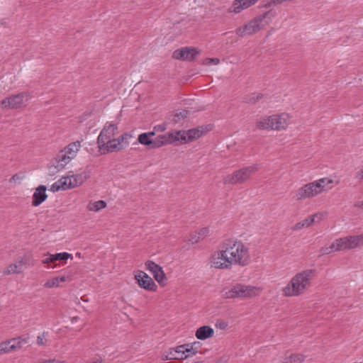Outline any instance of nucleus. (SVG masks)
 Segmentation results:
<instances>
[{
  "mask_svg": "<svg viewBox=\"0 0 363 363\" xmlns=\"http://www.w3.org/2000/svg\"><path fill=\"white\" fill-rule=\"evenodd\" d=\"M259 289L255 286L236 284L230 289L225 291L223 296L225 298H247L256 296Z\"/></svg>",
  "mask_w": 363,
  "mask_h": 363,
  "instance_id": "obj_7",
  "label": "nucleus"
},
{
  "mask_svg": "<svg viewBox=\"0 0 363 363\" xmlns=\"http://www.w3.org/2000/svg\"><path fill=\"white\" fill-rule=\"evenodd\" d=\"M220 327V328H224L223 325H221Z\"/></svg>",
  "mask_w": 363,
  "mask_h": 363,
  "instance_id": "obj_54",
  "label": "nucleus"
},
{
  "mask_svg": "<svg viewBox=\"0 0 363 363\" xmlns=\"http://www.w3.org/2000/svg\"><path fill=\"white\" fill-rule=\"evenodd\" d=\"M47 335H48V333L44 332L41 335L38 336V337H37V343H38V345H45V342H44L43 340L45 338Z\"/></svg>",
  "mask_w": 363,
  "mask_h": 363,
  "instance_id": "obj_45",
  "label": "nucleus"
},
{
  "mask_svg": "<svg viewBox=\"0 0 363 363\" xmlns=\"http://www.w3.org/2000/svg\"><path fill=\"white\" fill-rule=\"evenodd\" d=\"M182 359V345L177 346L176 348H170L167 354L162 357L163 360L181 359Z\"/></svg>",
  "mask_w": 363,
  "mask_h": 363,
  "instance_id": "obj_28",
  "label": "nucleus"
},
{
  "mask_svg": "<svg viewBox=\"0 0 363 363\" xmlns=\"http://www.w3.org/2000/svg\"><path fill=\"white\" fill-rule=\"evenodd\" d=\"M182 119V113H177L174 115L171 116L168 119V124H175L180 121Z\"/></svg>",
  "mask_w": 363,
  "mask_h": 363,
  "instance_id": "obj_39",
  "label": "nucleus"
},
{
  "mask_svg": "<svg viewBox=\"0 0 363 363\" xmlns=\"http://www.w3.org/2000/svg\"><path fill=\"white\" fill-rule=\"evenodd\" d=\"M9 346L10 345L8 341L1 342L0 344V354L12 352L11 349L9 348Z\"/></svg>",
  "mask_w": 363,
  "mask_h": 363,
  "instance_id": "obj_40",
  "label": "nucleus"
},
{
  "mask_svg": "<svg viewBox=\"0 0 363 363\" xmlns=\"http://www.w3.org/2000/svg\"><path fill=\"white\" fill-rule=\"evenodd\" d=\"M190 345V348L196 352V353L199 352L200 348H201V344L199 342H197V341H195L194 342H191V343H189Z\"/></svg>",
  "mask_w": 363,
  "mask_h": 363,
  "instance_id": "obj_43",
  "label": "nucleus"
},
{
  "mask_svg": "<svg viewBox=\"0 0 363 363\" xmlns=\"http://www.w3.org/2000/svg\"><path fill=\"white\" fill-rule=\"evenodd\" d=\"M69 177H72L71 182L72 188H74L75 186L82 184L86 179V173L72 175Z\"/></svg>",
  "mask_w": 363,
  "mask_h": 363,
  "instance_id": "obj_32",
  "label": "nucleus"
},
{
  "mask_svg": "<svg viewBox=\"0 0 363 363\" xmlns=\"http://www.w3.org/2000/svg\"><path fill=\"white\" fill-rule=\"evenodd\" d=\"M304 356L300 354H293L284 358L282 363H301L304 360Z\"/></svg>",
  "mask_w": 363,
  "mask_h": 363,
  "instance_id": "obj_33",
  "label": "nucleus"
},
{
  "mask_svg": "<svg viewBox=\"0 0 363 363\" xmlns=\"http://www.w3.org/2000/svg\"><path fill=\"white\" fill-rule=\"evenodd\" d=\"M259 0H235L233 1L232 6L228 9L230 13H238L243 9L256 4Z\"/></svg>",
  "mask_w": 363,
  "mask_h": 363,
  "instance_id": "obj_17",
  "label": "nucleus"
},
{
  "mask_svg": "<svg viewBox=\"0 0 363 363\" xmlns=\"http://www.w3.org/2000/svg\"><path fill=\"white\" fill-rule=\"evenodd\" d=\"M201 51L194 47H183V60L194 61Z\"/></svg>",
  "mask_w": 363,
  "mask_h": 363,
  "instance_id": "obj_25",
  "label": "nucleus"
},
{
  "mask_svg": "<svg viewBox=\"0 0 363 363\" xmlns=\"http://www.w3.org/2000/svg\"><path fill=\"white\" fill-rule=\"evenodd\" d=\"M98 145L101 154L118 151L124 147V145H120V142L115 139H110L106 143H98Z\"/></svg>",
  "mask_w": 363,
  "mask_h": 363,
  "instance_id": "obj_13",
  "label": "nucleus"
},
{
  "mask_svg": "<svg viewBox=\"0 0 363 363\" xmlns=\"http://www.w3.org/2000/svg\"><path fill=\"white\" fill-rule=\"evenodd\" d=\"M29 99V95L26 92H21L4 99L0 102L1 108H19L26 105Z\"/></svg>",
  "mask_w": 363,
  "mask_h": 363,
  "instance_id": "obj_8",
  "label": "nucleus"
},
{
  "mask_svg": "<svg viewBox=\"0 0 363 363\" xmlns=\"http://www.w3.org/2000/svg\"><path fill=\"white\" fill-rule=\"evenodd\" d=\"M259 169V164H254L250 166L244 167L235 171L233 174L227 175L224 178L223 182L225 184H242L247 181L253 174L258 171Z\"/></svg>",
  "mask_w": 363,
  "mask_h": 363,
  "instance_id": "obj_5",
  "label": "nucleus"
},
{
  "mask_svg": "<svg viewBox=\"0 0 363 363\" xmlns=\"http://www.w3.org/2000/svg\"><path fill=\"white\" fill-rule=\"evenodd\" d=\"M197 236H198V234L196 233L195 235H193L191 238L189 240V242H190L191 244H194L193 243V240H197Z\"/></svg>",
  "mask_w": 363,
  "mask_h": 363,
  "instance_id": "obj_51",
  "label": "nucleus"
},
{
  "mask_svg": "<svg viewBox=\"0 0 363 363\" xmlns=\"http://www.w3.org/2000/svg\"><path fill=\"white\" fill-rule=\"evenodd\" d=\"M117 129V125L112 123L104 126L97 138V143H106L107 140L111 139Z\"/></svg>",
  "mask_w": 363,
  "mask_h": 363,
  "instance_id": "obj_15",
  "label": "nucleus"
},
{
  "mask_svg": "<svg viewBox=\"0 0 363 363\" xmlns=\"http://www.w3.org/2000/svg\"><path fill=\"white\" fill-rule=\"evenodd\" d=\"M196 354H197V353L190 348L189 343L183 344V362Z\"/></svg>",
  "mask_w": 363,
  "mask_h": 363,
  "instance_id": "obj_34",
  "label": "nucleus"
},
{
  "mask_svg": "<svg viewBox=\"0 0 363 363\" xmlns=\"http://www.w3.org/2000/svg\"><path fill=\"white\" fill-rule=\"evenodd\" d=\"M80 147L79 141L71 143L63 150H61L57 157L60 158V161L67 164L76 156Z\"/></svg>",
  "mask_w": 363,
  "mask_h": 363,
  "instance_id": "obj_10",
  "label": "nucleus"
},
{
  "mask_svg": "<svg viewBox=\"0 0 363 363\" xmlns=\"http://www.w3.org/2000/svg\"><path fill=\"white\" fill-rule=\"evenodd\" d=\"M131 135L128 133H124L121 135L120 137L116 138V140H118L120 142V145H123V143H125V145H128L129 142L128 141V139L131 138Z\"/></svg>",
  "mask_w": 363,
  "mask_h": 363,
  "instance_id": "obj_41",
  "label": "nucleus"
},
{
  "mask_svg": "<svg viewBox=\"0 0 363 363\" xmlns=\"http://www.w3.org/2000/svg\"><path fill=\"white\" fill-rule=\"evenodd\" d=\"M214 330L209 325H203L199 327L195 333V336L198 340H205L213 337Z\"/></svg>",
  "mask_w": 363,
  "mask_h": 363,
  "instance_id": "obj_21",
  "label": "nucleus"
},
{
  "mask_svg": "<svg viewBox=\"0 0 363 363\" xmlns=\"http://www.w3.org/2000/svg\"><path fill=\"white\" fill-rule=\"evenodd\" d=\"M263 95L262 94H251L248 96H246L244 98V101L247 104H255L257 101L262 99Z\"/></svg>",
  "mask_w": 363,
  "mask_h": 363,
  "instance_id": "obj_35",
  "label": "nucleus"
},
{
  "mask_svg": "<svg viewBox=\"0 0 363 363\" xmlns=\"http://www.w3.org/2000/svg\"><path fill=\"white\" fill-rule=\"evenodd\" d=\"M220 60L218 58H206L203 60V65H210L211 64L213 65H218L219 63Z\"/></svg>",
  "mask_w": 363,
  "mask_h": 363,
  "instance_id": "obj_42",
  "label": "nucleus"
},
{
  "mask_svg": "<svg viewBox=\"0 0 363 363\" xmlns=\"http://www.w3.org/2000/svg\"><path fill=\"white\" fill-rule=\"evenodd\" d=\"M56 266V264H54L53 266H50L51 268H54ZM48 268H50V266H48Z\"/></svg>",
  "mask_w": 363,
  "mask_h": 363,
  "instance_id": "obj_53",
  "label": "nucleus"
},
{
  "mask_svg": "<svg viewBox=\"0 0 363 363\" xmlns=\"http://www.w3.org/2000/svg\"><path fill=\"white\" fill-rule=\"evenodd\" d=\"M346 249L357 247L363 244V235L349 236L344 238Z\"/></svg>",
  "mask_w": 363,
  "mask_h": 363,
  "instance_id": "obj_24",
  "label": "nucleus"
},
{
  "mask_svg": "<svg viewBox=\"0 0 363 363\" xmlns=\"http://www.w3.org/2000/svg\"><path fill=\"white\" fill-rule=\"evenodd\" d=\"M162 138H159V135L155 139L150 138L147 136V134L144 133L139 135L138 140V142L144 145L150 146V148H157L162 146Z\"/></svg>",
  "mask_w": 363,
  "mask_h": 363,
  "instance_id": "obj_16",
  "label": "nucleus"
},
{
  "mask_svg": "<svg viewBox=\"0 0 363 363\" xmlns=\"http://www.w3.org/2000/svg\"><path fill=\"white\" fill-rule=\"evenodd\" d=\"M331 245L334 252L346 250V246H345V242L344 240V238L336 240Z\"/></svg>",
  "mask_w": 363,
  "mask_h": 363,
  "instance_id": "obj_36",
  "label": "nucleus"
},
{
  "mask_svg": "<svg viewBox=\"0 0 363 363\" xmlns=\"http://www.w3.org/2000/svg\"><path fill=\"white\" fill-rule=\"evenodd\" d=\"M355 178L363 179V169L357 172Z\"/></svg>",
  "mask_w": 363,
  "mask_h": 363,
  "instance_id": "obj_48",
  "label": "nucleus"
},
{
  "mask_svg": "<svg viewBox=\"0 0 363 363\" xmlns=\"http://www.w3.org/2000/svg\"><path fill=\"white\" fill-rule=\"evenodd\" d=\"M21 178L18 175V174H14L12 178H11V180H13V181H16V180H18V179H21Z\"/></svg>",
  "mask_w": 363,
  "mask_h": 363,
  "instance_id": "obj_52",
  "label": "nucleus"
},
{
  "mask_svg": "<svg viewBox=\"0 0 363 363\" xmlns=\"http://www.w3.org/2000/svg\"><path fill=\"white\" fill-rule=\"evenodd\" d=\"M210 125H201L188 130L187 131L183 130V143L192 142L200 137L204 133L208 132L211 128Z\"/></svg>",
  "mask_w": 363,
  "mask_h": 363,
  "instance_id": "obj_11",
  "label": "nucleus"
},
{
  "mask_svg": "<svg viewBox=\"0 0 363 363\" xmlns=\"http://www.w3.org/2000/svg\"><path fill=\"white\" fill-rule=\"evenodd\" d=\"M332 183V180L328 178H323L318 181L307 184L298 189L296 194V199L298 201L311 198L320 193L326 184Z\"/></svg>",
  "mask_w": 363,
  "mask_h": 363,
  "instance_id": "obj_4",
  "label": "nucleus"
},
{
  "mask_svg": "<svg viewBox=\"0 0 363 363\" xmlns=\"http://www.w3.org/2000/svg\"><path fill=\"white\" fill-rule=\"evenodd\" d=\"M155 130H154L153 131H150V132H147V133H145V134H147V136L150 137V138H152V137L155 135Z\"/></svg>",
  "mask_w": 363,
  "mask_h": 363,
  "instance_id": "obj_50",
  "label": "nucleus"
},
{
  "mask_svg": "<svg viewBox=\"0 0 363 363\" xmlns=\"http://www.w3.org/2000/svg\"><path fill=\"white\" fill-rule=\"evenodd\" d=\"M354 207H357V208H363V201H357L355 203H354Z\"/></svg>",
  "mask_w": 363,
  "mask_h": 363,
  "instance_id": "obj_49",
  "label": "nucleus"
},
{
  "mask_svg": "<svg viewBox=\"0 0 363 363\" xmlns=\"http://www.w3.org/2000/svg\"><path fill=\"white\" fill-rule=\"evenodd\" d=\"M223 245L225 255L228 256L230 266L237 264L244 267L249 264V249L241 241L228 240Z\"/></svg>",
  "mask_w": 363,
  "mask_h": 363,
  "instance_id": "obj_1",
  "label": "nucleus"
},
{
  "mask_svg": "<svg viewBox=\"0 0 363 363\" xmlns=\"http://www.w3.org/2000/svg\"><path fill=\"white\" fill-rule=\"evenodd\" d=\"M71 179L72 177L69 176L62 177L61 179L52 184L50 190L52 192H56L60 190L72 189Z\"/></svg>",
  "mask_w": 363,
  "mask_h": 363,
  "instance_id": "obj_18",
  "label": "nucleus"
},
{
  "mask_svg": "<svg viewBox=\"0 0 363 363\" xmlns=\"http://www.w3.org/2000/svg\"><path fill=\"white\" fill-rule=\"evenodd\" d=\"M209 230L207 228H201L198 233L197 240H193V243H197L201 240H203L204 238H206L208 234Z\"/></svg>",
  "mask_w": 363,
  "mask_h": 363,
  "instance_id": "obj_38",
  "label": "nucleus"
},
{
  "mask_svg": "<svg viewBox=\"0 0 363 363\" xmlns=\"http://www.w3.org/2000/svg\"><path fill=\"white\" fill-rule=\"evenodd\" d=\"M172 57L174 59L181 60L182 59V48L176 50L174 52Z\"/></svg>",
  "mask_w": 363,
  "mask_h": 363,
  "instance_id": "obj_47",
  "label": "nucleus"
},
{
  "mask_svg": "<svg viewBox=\"0 0 363 363\" xmlns=\"http://www.w3.org/2000/svg\"><path fill=\"white\" fill-rule=\"evenodd\" d=\"M145 265L146 269L152 273L155 279L159 284H162L165 279V274L162 267L152 261H147Z\"/></svg>",
  "mask_w": 363,
  "mask_h": 363,
  "instance_id": "obj_14",
  "label": "nucleus"
},
{
  "mask_svg": "<svg viewBox=\"0 0 363 363\" xmlns=\"http://www.w3.org/2000/svg\"><path fill=\"white\" fill-rule=\"evenodd\" d=\"M26 264L23 257L16 261L15 263L10 264L4 271V274H19L23 272V267Z\"/></svg>",
  "mask_w": 363,
  "mask_h": 363,
  "instance_id": "obj_22",
  "label": "nucleus"
},
{
  "mask_svg": "<svg viewBox=\"0 0 363 363\" xmlns=\"http://www.w3.org/2000/svg\"><path fill=\"white\" fill-rule=\"evenodd\" d=\"M313 273L314 271L313 269H306L296 274L287 286L284 288V294L286 296H293L302 294L309 287Z\"/></svg>",
  "mask_w": 363,
  "mask_h": 363,
  "instance_id": "obj_2",
  "label": "nucleus"
},
{
  "mask_svg": "<svg viewBox=\"0 0 363 363\" xmlns=\"http://www.w3.org/2000/svg\"><path fill=\"white\" fill-rule=\"evenodd\" d=\"M223 245L221 250L216 251L211 257L210 263L211 267L216 269H230V262H229L228 256L225 254Z\"/></svg>",
  "mask_w": 363,
  "mask_h": 363,
  "instance_id": "obj_9",
  "label": "nucleus"
},
{
  "mask_svg": "<svg viewBox=\"0 0 363 363\" xmlns=\"http://www.w3.org/2000/svg\"><path fill=\"white\" fill-rule=\"evenodd\" d=\"M316 218H318V219H321L322 215L320 213H315L311 216H308L303 221L297 223L294 226L292 227V230H297L303 228L309 227L315 222V219Z\"/></svg>",
  "mask_w": 363,
  "mask_h": 363,
  "instance_id": "obj_23",
  "label": "nucleus"
},
{
  "mask_svg": "<svg viewBox=\"0 0 363 363\" xmlns=\"http://www.w3.org/2000/svg\"><path fill=\"white\" fill-rule=\"evenodd\" d=\"M65 280H66V277L65 276L56 277L52 279L48 280L45 283L44 286L46 288H52V287L59 286L60 282L65 281Z\"/></svg>",
  "mask_w": 363,
  "mask_h": 363,
  "instance_id": "obj_31",
  "label": "nucleus"
},
{
  "mask_svg": "<svg viewBox=\"0 0 363 363\" xmlns=\"http://www.w3.org/2000/svg\"><path fill=\"white\" fill-rule=\"evenodd\" d=\"M72 257V255L68 252H60L56 254H48L46 257L43 259V264H51L57 261H66Z\"/></svg>",
  "mask_w": 363,
  "mask_h": 363,
  "instance_id": "obj_19",
  "label": "nucleus"
},
{
  "mask_svg": "<svg viewBox=\"0 0 363 363\" xmlns=\"http://www.w3.org/2000/svg\"><path fill=\"white\" fill-rule=\"evenodd\" d=\"M289 115L281 113L274 115L257 122V128L259 129L281 130L285 128L288 125Z\"/></svg>",
  "mask_w": 363,
  "mask_h": 363,
  "instance_id": "obj_6",
  "label": "nucleus"
},
{
  "mask_svg": "<svg viewBox=\"0 0 363 363\" xmlns=\"http://www.w3.org/2000/svg\"><path fill=\"white\" fill-rule=\"evenodd\" d=\"M195 101L193 100L183 99V115L182 117H187L190 113L197 111V108L194 105Z\"/></svg>",
  "mask_w": 363,
  "mask_h": 363,
  "instance_id": "obj_30",
  "label": "nucleus"
},
{
  "mask_svg": "<svg viewBox=\"0 0 363 363\" xmlns=\"http://www.w3.org/2000/svg\"><path fill=\"white\" fill-rule=\"evenodd\" d=\"M28 337H18L17 338H13L8 342H9V348L11 351H15L18 349L21 348L24 345L28 343Z\"/></svg>",
  "mask_w": 363,
  "mask_h": 363,
  "instance_id": "obj_29",
  "label": "nucleus"
},
{
  "mask_svg": "<svg viewBox=\"0 0 363 363\" xmlns=\"http://www.w3.org/2000/svg\"><path fill=\"white\" fill-rule=\"evenodd\" d=\"M332 252H334L333 249L332 248V245L329 247H325L321 248L320 253L322 255H328L331 253Z\"/></svg>",
  "mask_w": 363,
  "mask_h": 363,
  "instance_id": "obj_46",
  "label": "nucleus"
},
{
  "mask_svg": "<svg viewBox=\"0 0 363 363\" xmlns=\"http://www.w3.org/2000/svg\"><path fill=\"white\" fill-rule=\"evenodd\" d=\"M106 206V203L104 201L99 200L94 202L90 207L89 210L93 211H99L101 209L104 208Z\"/></svg>",
  "mask_w": 363,
  "mask_h": 363,
  "instance_id": "obj_37",
  "label": "nucleus"
},
{
  "mask_svg": "<svg viewBox=\"0 0 363 363\" xmlns=\"http://www.w3.org/2000/svg\"><path fill=\"white\" fill-rule=\"evenodd\" d=\"M46 186L44 185H40L36 188L33 195L32 205L33 206H38L40 205L48 197L46 193Z\"/></svg>",
  "mask_w": 363,
  "mask_h": 363,
  "instance_id": "obj_20",
  "label": "nucleus"
},
{
  "mask_svg": "<svg viewBox=\"0 0 363 363\" xmlns=\"http://www.w3.org/2000/svg\"><path fill=\"white\" fill-rule=\"evenodd\" d=\"M274 15L275 11L269 10L262 15L253 18L244 26L237 28L235 31L236 34L240 37H243L257 33L264 26L262 22L264 21V24H267Z\"/></svg>",
  "mask_w": 363,
  "mask_h": 363,
  "instance_id": "obj_3",
  "label": "nucleus"
},
{
  "mask_svg": "<svg viewBox=\"0 0 363 363\" xmlns=\"http://www.w3.org/2000/svg\"><path fill=\"white\" fill-rule=\"evenodd\" d=\"M66 165V164L60 161V158L56 157L55 160L52 162V164L48 166V175L51 177L55 176L58 172L62 170Z\"/></svg>",
  "mask_w": 363,
  "mask_h": 363,
  "instance_id": "obj_27",
  "label": "nucleus"
},
{
  "mask_svg": "<svg viewBox=\"0 0 363 363\" xmlns=\"http://www.w3.org/2000/svg\"><path fill=\"white\" fill-rule=\"evenodd\" d=\"M182 134V130H176L169 132L167 134L159 135V138H162L161 140L162 141V145H166L167 143H172L174 142L179 140V136Z\"/></svg>",
  "mask_w": 363,
  "mask_h": 363,
  "instance_id": "obj_26",
  "label": "nucleus"
},
{
  "mask_svg": "<svg viewBox=\"0 0 363 363\" xmlns=\"http://www.w3.org/2000/svg\"><path fill=\"white\" fill-rule=\"evenodd\" d=\"M167 122L163 123L160 125H157L154 127V130L156 132H163L167 129Z\"/></svg>",
  "mask_w": 363,
  "mask_h": 363,
  "instance_id": "obj_44",
  "label": "nucleus"
},
{
  "mask_svg": "<svg viewBox=\"0 0 363 363\" xmlns=\"http://www.w3.org/2000/svg\"><path fill=\"white\" fill-rule=\"evenodd\" d=\"M135 279L140 287L145 290L154 291L157 289V285L152 279L143 271H139L138 274H135Z\"/></svg>",
  "mask_w": 363,
  "mask_h": 363,
  "instance_id": "obj_12",
  "label": "nucleus"
}]
</instances>
